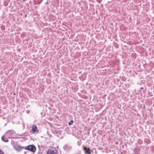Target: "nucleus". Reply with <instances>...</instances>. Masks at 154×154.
Here are the masks:
<instances>
[{"mask_svg":"<svg viewBox=\"0 0 154 154\" xmlns=\"http://www.w3.org/2000/svg\"><path fill=\"white\" fill-rule=\"evenodd\" d=\"M26 149L31 151L34 152L36 150V148L34 145H30L27 146L25 148Z\"/></svg>","mask_w":154,"mask_h":154,"instance_id":"1","label":"nucleus"},{"mask_svg":"<svg viewBox=\"0 0 154 154\" xmlns=\"http://www.w3.org/2000/svg\"><path fill=\"white\" fill-rule=\"evenodd\" d=\"M13 146L14 149L18 152L21 151L23 148V147L21 146L20 145L17 144L14 145Z\"/></svg>","mask_w":154,"mask_h":154,"instance_id":"2","label":"nucleus"},{"mask_svg":"<svg viewBox=\"0 0 154 154\" xmlns=\"http://www.w3.org/2000/svg\"><path fill=\"white\" fill-rule=\"evenodd\" d=\"M83 149L85 154H91V151L89 148L84 146L83 148Z\"/></svg>","mask_w":154,"mask_h":154,"instance_id":"3","label":"nucleus"},{"mask_svg":"<svg viewBox=\"0 0 154 154\" xmlns=\"http://www.w3.org/2000/svg\"><path fill=\"white\" fill-rule=\"evenodd\" d=\"M65 150L67 151H70L72 149V147L68 145H65L63 147Z\"/></svg>","mask_w":154,"mask_h":154,"instance_id":"4","label":"nucleus"},{"mask_svg":"<svg viewBox=\"0 0 154 154\" xmlns=\"http://www.w3.org/2000/svg\"><path fill=\"white\" fill-rule=\"evenodd\" d=\"M32 133H35V132H38V130H37V128L36 125H33L32 128Z\"/></svg>","mask_w":154,"mask_h":154,"instance_id":"5","label":"nucleus"},{"mask_svg":"<svg viewBox=\"0 0 154 154\" xmlns=\"http://www.w3.org/2000/svg\"><path fill=\"white\" fill-rule=\"evenodd\" d=\"M48 154H57L56 150H48Z\"/></svg>","mask_w":154,"mask_h":154,"instance_id":"6","label":"nucleus"},{"mask_svg":"<svg viewBox=\"0 0 154 154\" xmlns=\"http://www.w3.org/2000/svg\"><path fill=\"white\" fill-rule=\"evenodd\" d=\"M2 140L4 142H8V140L6 137H5V136H3L2 137Z\"/></svg>","mask_w":154,"mask_h":154,"instance_id":"7","label":"nucleus"},{"mask_svg":"<svg viewBox=\"0 0 154 154\" xmlns=\"http://www.w3.org/2000/svg\"><path fill=\"white\" fill-rule=\"evenodd\" d=\"M6 133L7 134H9L10 135H11L14 133V132L12 130H9L7 131Z\"/></svg>","mask_w":154,"mask_h":154,"instance_id":"8","label":"nucleus"},{"mask_svg":"<svg viewBox=\"0 0 154 154\" xmlns=\"http://www.w3.org/2000/svg\"><path fill=\"white\" fill-rule=\"evenodd\" d=\"M73 122V120H71L70 122H69L68 123V124L69 125H70L72 124V123Z\"/></svg>","mask_w":154,"mask_h":154,"instance_id":"9","label":"nucleus"},{"mask_svg":"<svg viewBox=\"0 0 154 154\" xmlns=\"http://www.w3.org/2000/svg\"><path fill=\"white\" fill-rule=\"evenodd\" d=\"M0 154H4V152L1 149H0Z\"/></svg>","mask_w":154,"mask_h":154,"instance_id":"10","label":"nucleus"}]
</instances>
